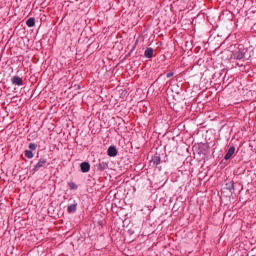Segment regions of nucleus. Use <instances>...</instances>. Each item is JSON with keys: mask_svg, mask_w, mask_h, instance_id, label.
Returning a JSON list of instances; mask_svg holds the SVG:
<instances>
[{"mask_svg": "<svg viewBox=\"0 0 256 256\" xmlns=\"http://www.w3.org/2000/svg\"><path fill=\"white\" fill-rule=\"evenodd\" d=\"M232 59H237L238 61L245 59V50L233 53Z\"/></svg>", "mask_w": 256, "mask_h": 256, "instance_id": "obj_1", "label": "nucleus"}, {"mask_svg": "<svg viewBox=\"0 0 256 256\" xmlns=\"http://www.w3.org/2000/svg\"><path fill=\"white\" fill-rule=\"evenodd\" d=\"M11 83H12V85L21 86V85H23V78H21L19 76H13L11 78Z\"/></svg>", "mask_w": 256, "mask_h": 256, "instance_id": "obj_2", "label": "nucleus"}, {"mask_svg": "<svg viewBox=\"0 0 256 256\" xmlns=\"http://www.w3.org/2000/svg\"><path fill=\"white\" fill-rule=\"evenodd\" d=\"M80 169L82 173H89V169H91V165L89 164V162H82L80 164Z\"/></svg>", "mask_w": 256, "mask_h": 256, "instance_id": "obj_3", "label": "nucleus"}, {"mask_svg": "<svg viewBox=\"0 0 256 256\" xmlns=\"http://www.w3.org/2000/svg\"><path fill=\"white\" fill-rule=\"evenodd\" d=\"M45 163H47V159L41 158L39 160V162L35 165L34 171H39V169H41V167H45Z\"/></svg>", "mask_w": 256, "mask_h": 256, "instance_id": "obj_4", "label": "nucleus"}, {"mask_svg": "<svg viewBox=\"0 0 256 256\" xmlns=\"http://www.w3.org/2000/svg\"><path fill=\"white\" fill-rule=\"evenodd\" d=\"M117 153H118L117 147H115V146H110V147L108 148V156H109V157H117Z\"/></svg>", "mask_w": 256, "mask_h": 256, "instance_id": "obj_5", "label": "nucleus"}, {"mask_svg": "<svg viewBox=\"0 0 256 256\" xmlns=\"http://www.w3.org/2000/svg\"><path fill=\"white\" fill-rule=\"evenodd\" d=\"M234 153H235V147L232 146V147H230L229 150L227 151V153H226L224 159L229 160L230 157H233Z\"/></svg>", "mask_w": 256, "mask_h": 256, "instance_id": "obj_6", "label": "nucleus"}, {"mask_svg": "<svg viewBox=\"0 0 256 256\" xmlns=\"http://www.w3.org/2000/svg\"><path fill=\"white\" fill-rule=\"evenodd\" d=\"M98 171H105L109 165L107 162H100L98 165H96Z\"/></svg>", "mask_w": 256, "mask_h": 256, "instance_id": "obj_7", "label": "nucleus"}, {"mask_svg": "<svg viewBox=\"0 0 256 256\" xmlns=\"http://www.w3.org/2000/svg\"><path fill=\"white\" fill-rule=\"evenodd\" d=\"M144 56L147 59H151V57H153V48H147L144 52Z\"/></svg>", "mask_w": 256, "mask_h": 256, "instance_id": "obj_8", "label": "nucleus"}, {"mask_svg": "<svg viewBox=\"0 0 256 256\" xmlns=\"http://www.w3.org/2000/svg\"><path fill=\"white\" fill-rule=\"evenodd\" d=\"M26 25L28 27H35V18H29L27 21H26Z\"/></svg>", "mask_w": 256, "mask_h": 256, "instance_id": "obj_9", "label": "nucleus"}, {"mask_svg": "<svg viewBox=\"0 0 256 256\" xmlns=\"http://www.w3.org/2000/svg\"><path fill=\"white\" fill-rule=\"evenodd\" d=\"M151 163H153V165H159V163H161V157L154 156L153 159L151 160Z\"/></svg>", "mask_w": 256, "mask_h": 256, "instance_id": "obj_10", "label": "nucleus"}, {"mask_svg": "<svg viewBox=\"0 0 256 256\" xmlns=\"http://www.w3.org/2000/svg\"><path fill=\"white\" fill-rule=\"evenodd\" d=\"M77 211V204H71L68 206V213H75Z\"/></svg>", "mask_w": 256, "mask_h": 256, "instance_id": "obj_11", "label": "nucleus"}, {"mask_svg": "<svg viewBox=\"0 0 256 256\" xmlns=\"http://www.w3.org/2000/svg\"><path fill=\"white\" fill-rule=\"evenodd\" d=\"M25 157H27L28 159H33V151L31 150H25Z\"/></svg>", "mask_w": 256, "mask_h": 256, "instance_id": "obj_12", "label": "nucleus"}, {"mask_svg": "<svg viewBox=\"0 0 256 256\" xmlns=\"http://www.w3.org/2000/svg\"><path fill=\"white\" fill-rule=\"evenodd\" d=\"M29 149H31L32 151H35V149H37V144H35V143H30V144H29Z\"/></svg>", "mask_w": 256, "mask_h": 256, "instance_id": "obj_13", "label": "nucleus"}, {"mask_svg": "<svg viewBox=\"0 0 256 256\" xmlns=\"http://www.w3.org/2000/svg\"><path fill=\"white\" fill-rule=\"evenodd\" d=\"M226 189H228L229 191H232V189H234L233 183L226 184Z\"/></svg>", "mask_w": 256, "mask_h": 256, "instance_id": "obj_14", "label": "nucleus"}, {"mask_svg": "<svg viewBox=\"0 0 256 256\" xmlns=\"http://www.w3.org/2000/svg\"><path fill=\"white\" fill-rule=\"evenodd\" d=\"M69 187H70V189H77V185L73 182L69 183Z\"/></svg>", "mask_w": 256, "mask_h": 256, "instance_id": "obj_15", "label": "nucleus"}, {"mask_svg": "<svg viewBox=\"0 0 256 256\" xmlns=\"http://www.w3.org/2000/svg\"><path fill=\"white\" fill-rule=\"evenodd\" d=\"M173 72H169L167 75H166V77L169 79L170 77H173Z\"/></svg>", "mask_w": 256, "mask_h": 256, "instance_id": "obj_16", "label": "nucleus"}]
</instances>
